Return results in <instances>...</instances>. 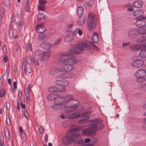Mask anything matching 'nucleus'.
<instances>
[{"label": "nucleus", "instance_id": "nucleus-1", "mask_svg": "<svg viewBox=\"0 0 146 146\" xmlns=\"http://www.w3.org/2000/svg\"><path fill=\"white\" fill-rule=\"evenodd\" d=\"M60 60L64 65L59 68H56L55 72L56 71L60 72L72 71L75 68L74 65L77 62V60L74 58V56L69 53L64 54L60 58Z\"/></svg>", "mask_w": 146, "mask_h": 146}, {"label": "nucleus", "instance_id": "nucleus-2", "mask_svg": "<svg viewBox=\"0 0 146 146\" xmlns=\"http://www.w3.org/2000/svg\"><path fill=\"white\" fill-rule=\"evenodd\" d=\"M89 127L83 130V134L87 135H95L96 133V130L102 129L103 125L102 120L97 119L91 120L88 122Z\"/></svg>", "mask_w": 146, "mask_h": 146}, {"label": "nucleus", "instance_id": "nucleus-3", "mask_svg": "<svg viewBox=\"0 0 146 146\" xmlns=\"http://www.w3.org/2000/svg\"><path fill=\"white\" fill-rule=\"evenodd\" d=\"M77 53H81L83 50H89L92 53L93 49L97 50L98 48L92 42H82L76 45L75 46Z\"/></svg>", "mask_w": 146, "mask_h": 146}, {"label": "nucleus", "instance_id": "nucleus-4", "mask_svg": "<svg viewBox=\"0 0 146 146\" xmlns=\"http://www.w3.org/2000/svg\"><path fill=\"white\" fill-rule=\"evenodd\" d=\"M74 102L71 106L67 108V112L65 114L66 117L68 118H75L79 116L78 112L74 111L75 108L78 106L79 102L76 100H73Z\"/></svg>", "mask_w": 146, "mask_h": 146}, {"label": "nucleus", "instance_id": "nucleus-5", "mask_svg": "<svg viewBox=\"0 0 146 146\" xmlns=\"http://www.w3.org/2000/svg\"><path fill=\"white\" fill-rule=\"evenodd\" d=\"M140 28L138 30V33L143 35L140 43L142 47H146V26H145Z\"/></svg>", "mask_w": 146, "mask_h": 146}, {"label": "nucleus", "instance_id": "nucleus-6", "mask_svg": "<svg viewBox=\"0 0 146 146\" xmlns=\"http://www.w3.org/2000/svg\"><path fill=\"white\" fill-rule=\"evenodd\" d=\"M95 17V15L92 13H90L88 15V20L90 22L88 25L89 30H93L96 27V21Z\"/></svg>", "mask_w": 146, "mask_h": 146}, {"label": "nucleus", "instance_id": "nucleus-7", "mask_svg": "<svg viewBox=\"0 0 146 146\" xmlns=\"http://www.w3.org/2000/svg\"><path fill=\"white\" fill-rule=\"evenodd\" d=\"M146 73L145 70L139 69L136 71L135 75L137 79V81L139 82L140 80H143L146 78Z\"/></svg>", "mask_w": 146, "mask_h": 146}, {"label": "nucleus", "instance_id": "nucleus-8", "mask_svg": "<svg viewBox=\"0 0 146 146\" xmlns=\"http://www.w3.org/2000/svg\"><path fill=\"white\" fill-rule=\"evenodd\" d=\"M35 54L37 56H41V58H42L43 60H46L50 56V54L49 52H43L41 50L38 49L35 51Z\"/></svg>", "mask_w": 146, "mask_h": 146}, {"label": "nucleus", "instance_id": "nucleus-9", "mask_svg": "<svg viewBox=\"0 0 146 146\" xmlns=\"http://www.w3.org/2000/svg\"><path fill=\"white\" fill-rule=\"evenodd\" d=\"M22 69L23 70V73H25L26 70L29 73L32 72V69L30 65L27 66V69H26L25 60L24 58L23 59L22 61Z\"/></svg>", "mask_w": 146, "mask_h": 146}, {"label": "nucleus", "instance_id": "nucleus-10", "mask_svg": "<svg viewBox=\"0 0 146 146\" xmlns=\"http://www.w3.org/2000/svg\"><path fill=\"white\" fill-rule=\"evenodd\" d=\"M138 33V30L137 29H134L128 31V35L130 38L134 39L136 37Z\"/></svg>", "mask_w": 146, "mask_h": 146}, {"label": "nucleus", "instance_id": "nucleus-11", "mask_svg": "<svg viewBox=\"0 0 146 146\" xmlns=\"http://www.w3.org/2000/svg\"><path fill=\"white\" fill-rule=\"evenodd\" d=\"M146 22L145 21L141 18H136V21L135 23L136 26L138 27H142L145 25Z\"/></svg>", "mask_w": 146, "mask_h": 146}, {"label": "nucleus", "instance_id": "nucleus-12", "mask_svg": "<svg viewBox=\"0 0 146 146\" xmlns=\"http://www.w3.org/2000/svg\"><path fill=\"white\" fill-rule=\"evenodd\" d=\"M91 112V111H88L82 113V117L83 118V119L79 121V123L81 124L82 123H84L86 122V120L88 119L89 115L90 114Z\"/></svg>", "mask_w": 146, "mask_h": 146}, {"label": "nucleus", "instance_id": "nucleus-13", "mask_svg": "<svg viewBox=\"0 0 146 146\" xmlns=\"http://www.w3.org/2000/svg\"><path fill=\"white\" fill-rule=\"evenodd\" d=\"M144 61L142 60H136L132 63V66L135 67H140L143 65Z\"/></svg>", "mask_w": 146, "mask_h": 146}, {"label": "nucleus", "instance_id": "nucleus-14", "mask_svg": "<svg viewBox=\"0 0 146 146\" xmlns=\"http://www.w3.org/2000/svg\"><path fill=\"white\" fill-rule=\"evenodd\" d=\"M73 97L71 95H68L64 97L59 98L61 101H63V102H66L72 100L73 99Z\"/></svg>", "mask_w": 146, "mask_h": 146}, {"label": "nucleus", "instance_id": "nucleus-15", "mask_svg": "<svg viewBox=\"0 0 146 146\" xmlns=\"http://www.w3.org/2000/svg\"><path fill=\"white\" fill-rule=\"evenodd\" d=\"M143 11L142 10L139 9L134 11L133 15L136 17L137 18H141L143 16Z\"/></svg>", "mask_w": 146, "mask_h": 146}, {"label": "nucleus", "instance_id": "nucleus-16", "mask_svg": "<svg viewBox=\"0 0 146 146\" xmlns=\"http://www.w3.org/2000/svg\"><path fill=\"white\" fill-rule=\"evenodd\" d=\"M36 29L38 33H42L46 30L45 28L42 24H39L36 26Z\"/></svg>", "mask_w": 146, "mask_h": 146}, {"label": "nucleus", "instance_id": "nucleus-17", "mask_svg": "<svg viewBox=\"0 0 146 146\" xmlns=\"http://www.w3.org/2000/svg\"><path fill=\"white\" fill-rule=\"evenodd\" d=\"M132 5L135 7L139 8L143 6V2L142 1H135L133 2Z\"/></svg>", "mask_w": 146, "mask_h": 146}, {"label": "nucleus", "instance_id": "nucleus-18", "mask_svg": "<svg viewBox=\"0 0 146 146\" xmlns=\"http://www.w3.org/2000/svg\"><path fill=\"white\" fill-rule=\"evenodd\" d=\"M74 39V36L72 33H69L64 38L65 42H68L72 41Z\"/></svg>", "mask_w": 146, "mask_h": 146}, {"label": "nucleus", "instance_id": "nucleus-19", "mask_svg": "<svg viewBox=\"0 0 146 146\" xmlns=\"http://www.w3.org/2000/svg\"><path fill=\"white\" fill-rule=\"evenodd\" d=\"M66 72V73L62 74L60 75V77L66 78H71L74 76V74L73 72Z\"/></svg>", "mask_w": 146, "mask_h": 146}, {"label": "nucleus", "instance_id": "nucleus-20", "mask_svg": "<svg viewBox=\"0 0 146 146\" xmlns=\"http://www.w3.org/2000/svg\"><path fill=\"white\" fill-rule=\"evenodd\" d=\"M51 44L48 42H44L41 44V46L44 50L49 49L51 47Z\"/></svg>", "mask_w": 146, "mask_h": 146}, {"label": "nucleus", "instance_id": "nucleus-21", "mask_svg": "<svg viewBox=\"0 0 146 146\" xmlns=\"http://www.w3.org/2000/svg\"><path fill=\"white\" fill-rule=\"evenodd\" d=\"M77 12L79 17H82L84 13L83 8L82 7L79 6L78 8Z\"/></svg>", "mask_w": 146, "mask_h": 146}, {"label": "nucleus", "instance_id": "nucleus-22", "mask_svg": "<svg viewBox=\"0 0 146 146\" xmlns=\"http://www.w3.org/2000/svg\"><path fill=\"white\" fill-rule=\"evenodd\" d=\"M66 90L65 87L62 86H55V92H63Z\"/></svg>", "mask_w": 146, "mask_h": 146}, {"label": "nucleus", "instance_id": "nucleus-23", "mask_svg": "<svg viewBox=\"0 0 146 146\" xmlns=\"http://www.w3.org/2000/svg\"><path fill=\"white\" fill-rule=\"evenodd\" d=\"M140 46L137 44L131 46V50L133 51H136L140 50Z\"/></svg>", "mask_w": 146, "mask_h": 146}, {"label": "nucleus", "instance_id": "nucleus-24", "mask_svg": "<svg viewBox=\"0 0 146 146\" xmlns=\"http://www.w3.org/2000/svg\"><path fill=\"white\" fill-rule=\"evenodd\" d=\"M92 41L95 43H97L99 40L98 35L96 33H94L92 36Z\"/></svg>", "mask_w": 146, "mask_h": 146}, {"label": "nucleus", "instance_id": "nucleus-25", "mask_svg": "<svg viewBox=\"0 0 146 146\" xmlns=\"http://www.w3.org/2000/svg\"><path fill=\"white\" fill-rule=\"evenodd\" d=\"M86 20V17L84 16L83 17H79L78 21V23L80 25H81L83 24Z\"/></svg>", "mask_w": 146, "mask_h": 146}, {"label": "nucleus", "instance_id": "nucleus-26", "mask_svg": "<svg viewBox=\"0 0 146 146\" xmlns=\"http://www.w3.org/2000/svg\"><path fill=\"white\" fill-rule=\"evenodd\" d=\"M45 60H43L42 58L38 59V60L34 59L33 60V63L35 66H38L42 61Z\"/></svg>", "mask_w": 146, "mask_h": 146}, {"label": "nucleus", "instance_id": "nucleus-27", "mask_svg": "<svg viewBox=\"0 0 146 146\" xmlns=\"http://www.w3.org/2000/svg\"><path fill=\"white\" fill-rule=\"evenodd\" d=\"M69 51L70 52V53L68 52H67L66 53H69L72 56L73 55H72V54H78L75 46L74 47H71L69 49Z\"/></svg>", "mask_w": 146, "mask_h": 146}, {"label": "nucleus", "instance_id": "nucleus-28", "mask_svg": "<svg viewBox=\"0 0 146 146\" xmlns=\"http://www.w3.org/2000/svg\"><path fill=\"white\" fill-rule=\"evenodd\" d=\"M55 94L54 93L50 94L47 96V99L49 100H53L55 103Z\"/></svg>", "mask_w": 146, "mask_h": 146}, {"label": "nucleus", "instance_id": "nucleus-29", "mask_svg": "<svg viewBox=\"0 0 146 146\" xmlns=\"http://www.w3.org/2000/svg\"><path fill=\"white\" fill-rule=\"evenodd\" d=\"M47 37V36L46 35H45L42 33H40L38 35V40L40 41H41L42 40H44V38H46Z\"/></svg>", "mask_w": 146, "mask_h": 146}, {"label": "nucleus", "instance_id": "nucleus-30", "mask_svg": "<svg viewBox=\"0 0 146 146\" xmlns=\"http://www.w3.org/2000/svg\"><path fill=\"white\" fill-rule=\"evenodd\" d=\"M64 106V105L61 103L55 104V109L57 110H60Z\"/></svg>", "mask_w": 146, "mask_h": 146}, {"label": "nucleus", "instance_id": "nucleus-31", "mask_svg": "<svg viewBox=\"0 0 146 146\" xmlns=\"http://www.w3.org/2000/svg\"><path fill=\"white\" fill-rule=\"evenodd\" d=\"M139 56L141 57H146V50H141L139 53Z\"/></svg>", "mask_w": 146, "mask_h": 146}, {"label": "nucleus", "instance_id": "nucleus-32", "mask_svg": "<svg viewBox=\"0 0 146 146\" xmlns=\"http://www.w3.org/2000/svg\"><path fill=\"white\" fill-rule=\"evenodd\" d=\"M24 23L22 20H19L18 23V26L19 29L21 30L24 25Z\"/></svg>", "mask_w": 146, "mask_h": 146}, {"label": "nucleus", "instance_id": "nucleus-33", "mask_svg": "<svg viewBox=\"0 0 146 146\" xmlns=\"http://www.w3.org/2000/svg\"><path fill=\"white\" fill-rule=\"evenodd\" d=\"M73 24H67L66 26V29L68 32H70L72 30Z\"/></svg>", "mask_w": 146, "mask_h": 146}, {"label": "nucleus", "instance_id": "nucleus-34", "mask_svg": "<svg viewBox=\"0 0 146 146\" xmlns=\"http://www.w3.org/2000/svg\"><path fill=\"white\" fill-rule=\"evenodd\" d=\"M9 37L10 38H13L14 37V31L12 29L9 30Z\"/></svg>", "mask_w": 146, "mask_h": 146}, {"label": "nucleus", "instance_id": "nucleus-35", "mask_svg": "<svg viewBox=\"0 0 146 146\" xmlns=\"http://www.w3.org/2000/svg\"><path fill=\"white\" fill-rule=\"evenodd\" d=\"M4 131L5 136L7 139L8 138V139H10V135L9 130L8 129H6Z\"/></svg>", "mask_w": 146, "mask_h": 146}, {"label": "nucleus", "instance_id": "nucleus-36", "mask_svg": "<svg viewBox=\"0 0 146 146\" xmlns=\"http://www.w3.org/2000/svg\"><path fill=\"white\" fill-rule=\"evenodd\" d=\"M27 61L29 65H30L32 63V60L31 56L30 55L27 56Z\"/></svg>", "mask_w": 146, "mask_h": 146}, {"label": "nucleus", "instance_id": "nucleus-37", "mask_svg": "<svg viewBox=\"0 0 146 146\" xmlns=\"http://www.w3.org/2000/svg\"><path fill=\"white\" fill-rule=\"evenodd\" d=\"M97 141V139L96 137H93L90 139V142L91 143V145H93L96 143Z\"/></svg>", "mask_w": 146, "mask_h": 146}, {"label": "nucleus", "instance_id": "nucleus-38", "mask_svg": "<svg viewBox=\"0 0 146 146\" xmlns=\"http://www.w3.org/2000/svg\"><path fill=\"white\" fill-rule=\"evenodd\" d=\"M44 17V15L43 13H39L38 16V19L39 20H41Z\"/></svg>", "mask_w": 146, "mask_h": 146}, {"label": "nucleus", "instance_id": "nucleus-39", "mask_svg": "<svg viewBox=\"0 0 146 146\" xmlns=\"http://www.w3.org/2000/svg\"><path fill=\"white\" fill-rule=\"evenodd\" d=\"M63 84H62V86L65 87V86H68L70 84L66 80H62Z\"/></svg>", "mask_w": 146, "mask_h": 146}, {"label": "nucleus", "instance_id": "nucleus-40", "mask_svg": "<svg viewBox=\"0 0 146 146\" xmlns=\"http://www.w3.org/2000/svg\"><path fill=\"white\" fill-rule=\"evenodd\" d=\"M60 97H63L61 96H58L55 93V100L58 101L60 103H62V102H63V101H61L60 100V99L59 98H60Z\"/></svg>", "mask_w": 146, "mask_h": 146}, {"label": "nucleus", "instance_id": "nucleus-41", "mask_svg": "<svg viewBox=\"0 0 146 146\" xmlns=\"http://www.w3.org/2000/svg\"><path fill=\"white\" fill-rule=\"evenodd\" d=\"M55 84H57L58 86H62V84H63L62 80L61 79L56 80L55 81Z\"/></svg>", "mask_w": 146, "mask_h": 146}, {"label": "nucleus", "instance_id": "nucleus-42", "mask_svg": "<svg viewBox=\"0 0 146 146\" xmlns=\"http://www.w3.org/2000/svg\"><path fill=\"white\" fill-rule=\"evenodd\" d=\"M5 94V91L4 89H2L0 90V97H3Z\"/></svg>", "mask_w": 146, "mask_h": 146}, {"label": "nucleus", "instance_id": "nucleus-43", "mask_svg": "<svg viewBox=\"0 0 146 146\" xmlns=\"http://www.w3.org/2000/svg\"><path fill=\"white\" fill-rule=\"evenodd\" d=\"M48 91L51 93V94H54L55 88L54 86H52L48 89Z\"/></svg>", "mask_w": 146, "mask_h": 146}, {"label": "nucleus", "instance_id": "nucleus-44", "mask_svg": "<svg viewBox=\"0 0 146 146\" xmlns=\"http://www.w3.org/2000/svg\"><path fill=\"white\" fill-rule=\"evenodd\" d=\"M11 25H12L15 23V16L14 15H11Z\"/></svg>", "mask_w": 146, "mask_h": 146}, {"label": "nucleus", "instance_id": "nucleus-45", "mask_svg": "<svg viewBox=\"0 0 146 146\" xmlns=\"http://www.w3.org/2000/svg\"><path fill=\"white\" fill-rule=\"evenodd\" d=\"M55 73V69L52 68L49 71V74L51 75H54Z\"/></svg>", "mask_w": 146, "mask_h": 146}, {"label": "nucleus", "instance_id": "nucleus-46", "mask_svg": "<svg viewBox=\"0 0 146 146\" xmlns=\"http://www.w3.org/2000/svg\"><path fill=\"white\" fill-rule=\"evenodd\" d=\"M76 31L78 33L79 35H81L82 34V32L81 30L79 29V28H78L76 29Z\"/></svg>", "mask_w": 146, "mask_h": 146}, {"label": "nucleus", "instance_id": "nucleus-47", "mask_svg": "<svg viewBox=\"0 0 146 146\" xmlns=\"http://www.w3.org/2000/svg\"><path fill=\"white\" fill-rule=\"evenodd\" d=\"M46 2V1L40 0L39 1V4L40 5H44Z\"/></svg>", "mask_w": 146, "mask_h": 146}, {"label": "nucleus", "instance_id": "nucleus-48", "mask_svg": "<svg viewBox=\"0 0 146 146\" xmlns=\"http://www.w3.org/2000/svg\"><path fill=\"white\" fill-rule=\"evenodd\" d=\"M24 115L25 117L26 118H27L29 117V115L28 111L27 110H25L24 111Z\"/></svg>", "mask_w": 146, "mask_h": 146}, {"label": "nucleus", "instance_id": "nucleus-49", "mask_svg": "<svg viewBox=\"0 0 146 146\" xmlns=\"http://www.w3.org/2000/svg\"><path fill=\"white\" fill-rule=\"evenodd\" d=\"M131 45V43L130 42L127 43L123 42L122 43V46L123 47H125L127 46H130Z\"/></svg>", "mask_w": 146, "mask_h": 146}, {"label": "nucleus", "instance_id": "nucleus-50", "mask_svg": "<svg viewBox=\"0 0 146 146\" xmlns=\"http://www.w3.org/2000/svg\"><path fill=\"white\" fill-rule=\"evenodd\" d=\"M44 131V130L43 127H40L39 128V131L40 134H43Z\"/></svg>", "mask_w": 146, "mask_h": 146}, {"label": "nucleus", "instance_id": "nucleus-51", "mask_svg": "<svg viewBox=\"0 0 146 146\" xmlns=\"http://www.w3.org/2000/svg\"><path fill=\"white\" fill-rule=\"evenodd\" d=\"M4 16V14L3 12L0 11V19L1 20Z\"/></svg>", "mask_w": 146, "mask_h": 146}, {"label": "nucleus", "instance_id": "nucleus-52", "mask_svg": "<svg viewBox=\"0 0 146 146\" xmlns=\"http://www.w3.org/2000/svg\"><path fill=\"white\" fill-rule=\"evenodd\" d=\"M6 108L7 110H9L11 107L10 104L9 102L7 103H6Z\"/></svg>", "mask_w": 146, "mask_h": 146}, {"label": "nucleus", "instance_id": "nucleus-53", "mask_svg": "<svg viewBox=\"0 0 146 146\" xmlns=\"http://www.w3.org/2000/svg\"><path fill=\"white\" fill-rule=\"evenodd\" d=\"M45 7V6L44 5H41L39 6L38 7V9L39 10L43 11L44 8Z\"/></svg>", "mask_w": 146, "mask_h": 146}, {"label": "nucleus", "instance_id": "nucleus-54", "mask_svg": "<svg viewBox=\"0 0 146 146\" xmlns=\"http://www.w3.org/2000/svg\"><path fill=\"white\" fill-rule=\"evenodd\" d=\"M85 5H86V6H87L89 8L91 7L92 5V4L89 2H86L85 3Z\"/></svg>", "mask_w": 146, "mask_h": 146}, {"label": "nucleus", "instance_id": "nucleus-55", "mask_svg": "<svg viewBox=\"0 0 146 146\" xmlns=\"http://www.w3.org/2000/svg\"><path fill=\"white\" fill-rule=\"evenodd\" d=\"M6 49H7V48H6V47L4 45L3 46V47L2 48V50L3 52V53L5 52L6 51Z\"/></svg>", "mask_w": 146, "mask_h": 146}, {"label": "nucleus", "instance_id": "nucleus-56", "mask_svg": "<svg viewBox=\"0 0 146 146\" xmlns=\"http://www.w3.org/2000/svg\"><path fill=\"white\" fill-rule=\"evenodd\" d=\"M90 141V139L89 138H86L85 139L84 142L85 143H88Z\"/></svg>", "mask_w": 146, "mask_h": 146}, {"label": "nucleus", "instance_id": "nucleus-57", "mask_svg": "<svg viewBox=\"0 0 146 146\" xmlns=\"http://www.w3.org/2000/svg\"><path fill=\"white\" fill-rule=\"evenodd\" d=\"M4 61L5 62H6L8 60V58L7 56H5L3 57Z\"/></svg>", "mask_w": 146, "mask_h": 146}, {"label": "nucleus", "instance_id": "nucleus-58", "mask_svg": "<svg viewBox=\"0 0 146 146\" xmlns=\"http://www.w3.org/2000/svg\"><path fill=\"white\" fill-rule=\"evenodd\" d=\"M142 88L144 90H146V83L142 86Z\"/></svg>", "mask_w": 146, "mask_h": 146}, {"label": "nucleus", "instance_id": "nucleus-59", "mask_svg": "<svg viewBox=\"0 0 146 146\" xmlns=\"http://www.w3.org/2000/svg\"><path fill=\"white\" fill-rule=\"evenodd\" d=\"M22 92L21 91L19 92V98H22Z\"/></svg>", "mask_w": 146, "mask_h": 146}, {"label": "nucleus", "instance_id": "nucleus-60", "mask_svg": "<svg viewBox=\"0 0 146 146\" xmlns=\"http://www.w3.org/2000/svg\"><path fill=\"white\" fill-rule=\"evenodd\" d=\"M13 87L15 89H16L17 88V83L15 82H14L13 83Z\"/></svg>", "mask_w": 146, "mask_h": 146}, {"label": "nucleus", "instance_id": "nucleus-61", "mask_svg": "<svg viewBox=\"0 0 146 146\" xmlns=\"http://www.w3.org/2000/svg\"><path fill=\"white\" fill-rule=\"evenodd\" d=\"M21 106L23 109H25V105L24 104H23L22 102L21 103Z\"/></svg>", "mask_w": 146, "mask_h": 146}, {"label": "nucleus", "instance_id": "nucleus-62", "mask_svg": "<svg viewBox=\"0 0 146 146\" xmlns=\"http://www.w3.org/2000/svg\"><path fill=\"white\" fill-rule=\"evenodd\" d=\"M4 4L7 7L10 8V4L9 3H4Z\"/></svg>", "mask_w": 146, "mask_h": 146}, {"label": "nucleus", "instance_id": "nucleus-63", "mask_svg": "<svg viewBox=\"0 0 146 146\" xmlns=\"http://www.w3.org/2000/svg\"><path fill=\"white\" fill-rule=\"evenodd\" d=\"M48 135H45V137H44V140L45 141L47 142V140H48Z\"/></svg>", "mask_w": 146, "mask_h": 146}, {"label": "nucleus", "instance_id": "nucleus-64", "mask_svg": "<svg viewBox=\"0 0 146 146\" xmlns=\"http://www.w3.org/2000/svg\"><path fill=\"white\" fill-rule=\"evenodd\" d=\"M0 144L1 146H3L4 142L3 140H1L0 142Z\"/></svg>", "mask_w": 146, "mask_h": 146}]
</instances>
